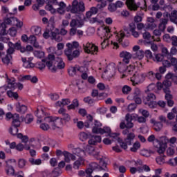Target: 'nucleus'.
<instances>
[{
	"label": "nucleus",
	"instance_id": "1",
	"mask_svg": "<svg viewBox=\"0 0 177 177\" xmlns=\"http://www.w3.org/2000/svg\"><path fill=\"white\" fill-rule=\"evenodd\" d=\"M34 60V57H30L28 58L21 57V61L23 62V67L25 68H34V67H37L39 70H44L45 67H48L49 71L51 73H56L57 70H63L64 67H66V64L63 59L59 56H55L53 54H49L46 59H43L41 62H39L35 64L31 62Z\"/></svg>",
	"mask_w": 177,
	"mask_h": 177
},
{
	"label": "nucleus",
	"instance_id": "2",
	"mask_svg": "<svg viewBox=\"0 0 177 177\" xmlns=\"http://www.w3.org/2000/svg\"><path fill=\"white\" fill-rule=\"evenodd\" d=\"M129 34V32H128V30L124 29L120 30L119 32L115 34V39L114 40H111L109 39V37L104 39V41L101 43V48L102 49H106L107 46H112L113 49H118V44H120V42H122V40L125 37V35H128Z\"/></svg>",
	"mask_w": 177,
	"mask_h": 177
},
{
	"label": "nucleus",
	"instance_id": "3",
	"mask_svg": "<svg viewBox=\"0 0 177 177\" xmlns=\"http://www.w3.org/2000/svg\"><path fill=\"white\" fill-rule=\"evenodd\" d=\"M103 127V124L102 122L95 120L94 121V125L92 127V132L93 133H97L98 135H108L109 138H113V139H115V138H118L120 136V133H111V128L109 127Z\"/></svg>",
	"mask_w": 177,
	"mask_h": 177
},
{
	"label": "nucleus",
	"instance_id": "4",
	"mask_svg": "<svg viewBox=\"0 0 177 177\" xmlns=\"http://www.w3.org/2000/svg\"><path fill=\"white\" fill-rule=\"evenodd\" d=\"M17 138L21 140V142L16 144V142H11L10 149H15L17 151H23V150H30L31 149V146L30 144H27L28 142V136H23L21 133L17 134ZM23 143H25L24 145Z\"/></svg>",
	"mask_w": 177,
	"mask_h": 177
},
{
	"label": "nucleus",
	"instance_id": "5",
	"mask_svg": "<svg viewBox=\"0 0 177 177\" xmlns=\"http://www.w3.org/2000/svg\"><path fill=\"white\" fill-rule=\"evenodd\" d=\"M44 114H48L46 109L42 106H39L35 112L36 117H37V124H40V128L43 131H48L52 128V124L45 121Z\"/></svg>",
	"mask_w": 177,
	"mask_h": 177
},
{
	"label": "nucleus",
	"instance_id": "6",
	"mask_svg": "<svg viewBox=\"0 0 177 177\" xmlns=\"http://www.w3.org/2000/svg\"><path fill=\"white\" fill-rule=\"evenodd\" d=\"M102 142V137L100 136H93L88 140V145L84 148V151L87 154H90L91 156H94L96 157L99 153L95 151V148L93 146H96L97 143H100Z\"/></svg>",
	"mask_w": 177,
	"mask_h": 177
},
{
	"label": "nucleus",
	"instance_id": "7",
	"mask_svg": "<svg viewBox=\"0 0 177 177\" xmlns=\"http://www.w3.org/2000/svg\"><path fill=\"white\" fill-rule=\"evenodd\" d=\"M169 19L172 23L177 24L176 11H173L171 15L167 11L163 13V18L160 19V23L158 26V28L162 32L165 30L167 24H168V20Z\"/></svg>",
	"mask_w": 177,
	"mask_h": 177
},
{
	"label": "nucleus",
	"instance_id": "8",
	"mask_svg": "<svg viewBox=\"0 0 177 177\" xmlns=\"http://www.w3.org/2000/svg\"><path fill=\"white\" fill-rule=\"evenodd\" d=\"M122 133V135H127V138L124 140L118 138V142L122 149L127 150V149H128V146H131V145H132V142L136 136H135L134 133H129V130H128V129L123 130Z\"/></svg>",
	"mask_w": 177,
	"mask_h": 177
},
{
	"label": "nucleus",
	"instance_id": "9",
	"mask_svg": "<svg viewBox=\"0 0 177 177\" xmlns=\"http://www.w3.org/2000/svg\"><path fill=\"white\" fill-rule=\"evenodd\" d=\"M44 120L46 122L51 124L52 129L59 131L63 128V119L57 117L49 116L48 114H43Z\"/></svg>",
	"mask_w": 177,
	"mask_h": 177
},
{
	"label": "nucleus",
	"instance_id": "10",
	"mask_svg": "<svg viewBox=\"0 0 177 177\" xmlns=\"http://www.w3.org/2000/svg\"><path fill=\"white\" fill-rule=\"evenodd\" d=\"M99 70H102L104 73L102 78H113L117 73V65L114 63L109 64L103 67L99 68Z\"/></svg>",
	"mask_w": 177,
	"mask_h": 177
},
{
	"label": "nucleus",
	"instance_id": "11",
	"mask_svg": "<svg viewBox=\"0 0 177 177\" xmlns=\"http://www.w3.org/2000/svg\"><path fill=\"white\" fill-rule=\"evenodd\" d=\"M86 151H82L81 149L77 148L75 149V156L79 157L73 164V168L75 169H78L80 167L85 165V159H84V156H86Z\"/></svg>",
	"mask_w": 177,
	"mask_h": 177
},
{
	"label": "nucleus",
	"instance_id": "12",
	"mask_svg": "<svg viewBox=\"0 0 177 177\" xmlns=\"http://www.w3.org/2000/svg\"><path fill=\"white\" fill-rule=\"evenodd\" d=\"M146 80V74L143 73L140 71H136L132 77L130 78L131 82L133 86H136V85H140V84H143Z\"/></svg>",
	"mask_w": 177,
	"mask_h": 177
},
{
	"label": "nucleus",
	"instance_id": "13",
	"mask_svg": "<svg viewBox=\"0 0 177 177\" xmlns=\"http://www.w3.org/2000/svg\"><path fill=\"white\" fill-rule=\"evenodd\" d=\"M126 4L130 10H138V8L141 6V9H147L146 0H141L140 2L135 3V0H127Z\"/></svg>",
	"mask_w": 177,
	"mask_h": 177
},
{
	"label": "nucleus",
	"instance_id": "14",
	"mask_svg": "<svg viewBox=\"0 0 177 177\" xmlns=\"http://www.w3.org/2000/svg\"><path fill=\"white\" fill-rule=\"evenodd\" d=\"M68 12L71 13H80V12H85V5L83 2H80L77 0H74L72 3V6H69L67 8Z\"/></svg>",
	"mask_w": 177,
	"mask_h": 177
},
{
	"label": "nucleus",
	"instance_id": "15",
	"mask_svg": "<svg viewBox=\"0 0 177 177\" xmlns=\"http://www.w3.org/2000/svg\"><path fill=\"white\" fill-rule=\"evenodd\" d=\"M4 78H6V81L8 83V88L10 89V91H15V89H17V88H18L19 91H21V89H23V84L16 83V80H15V78H9L7 74L4 75Z\"/></svg>",
	"mask_w": 177,
	"mask_h": 177
},
{
	"label": "nucleus",
	"instance_id": "16",
	"mask_svg": "<svg viewBox=\"0 0 177 177\" xmlns=\"http://www.w3.org/2000/svg\"><path fill=\"white\" fill-rule=\"evenodd\" d=\"M93 121V117L91 115H86V121L84 123L82 121H78L77 118L73 119L74 124H76L77 127L79 129H83L85 128H91V125H92V122Z\"/></svg>",
	"mask_w": 177,
	"mask_h": 177
},
{
	"label": "nucleus",
	"instance_id": "17",
	"mask_svg": "<svg viewBox=\"0 0 177 177\" xmlns=\"http://www.w3.org/2000/svg\"><path fill=\"white\" fill-rule=\"evenodd\" d=\"M169 140L167 136H162L159 138L158 145L156 146V151L159 154H162L164 151H165V149H167V144L169 143Z\"/></svg>",
	"mask_w": 177,
	"mask_h": 177
},
{
	"label": "nucleus",
	"instance_id": "18",
	"mask_svg": "<svg viewBox=\"0 0 177 177\" xmlns=\"http://www.w3.org/2000/svg\"><path fill=\"white\" fill-rule=\"evenodd\" d=\"M165 80L163 81L165 88L163 89H169L172 86V82L177 84V76L172 73H168L165 76ZM171 80L172 82H171Z\"/></svg>",
	"mask_w": 177,
	"mask_h": 177
},
{
	"label": "nucleus",
	"instance_id": "19",
	"mask_svg": "<svg viewBox=\"0 0 177 177\" xmlns=\"http://www.w3.org/2000/svg\"><path fill=\"white\" fill-rule=\"evenodd\" d=\"M83 49L85 53H88L90 55H96L99 52V48L91 43H85L83 44Z\"/></svg>",
	"mask_w": 177,
	"mask_h": 177
},
{
	"label": "nucleus",
	"instance_id": "20",
	"mask_svg": "<svg viewBox=\"0 0 177 177\" xmlns=\"http://www.w3.org/2000/svg\"><path fill=\"white\" fill-rule=\"evenodd\" d=\"M145 104H147L150 107V109H155L157 107V102H156V95L153 93H149L148 95L144 99Z\"/></svg>",
	"mask_w": 177,
	"mask_h": 177
},
{
	"label": "nucleus",
	"instance_id": "21",
	"mask_svg": "<svg viewBox=\"0 0 177 177\" xmlns=\"http://www.w3.org/2000/svg\"><path fill=\"white\" fill-rule=\"evenodd\" d=\"M78 71L80 73H85V71H86V68L84 66H70L68 68V73L71 77H74V75H75V74H77Z\"/></svg>",
	"mask_w": 177,
	"mask_h": 177
},
{
	"label": "nucleus",
	"instance_id": "22",
	"mask_svg": "<svg viewBox=\"0 0 177 177\" xmlns=\"http://www.w3.org/2000/svg\"><path fill=\"white\" fill-rule=\"evenodd\" d=\"M162 66L167 68L174 67V66H177V59L174 57H167V59H164L162 62Z\"/></svg>",
	"mask_w": 177,
	"mask_h": 177
},
{
	"label": "nucleus",
	"instance_id": "23",
	"mask_svg": "<svg viewBox=\"0 0 177 177\" xmlns=\"http://www.w3.org/2000/svg\"><path fill=\"white\" fill-rule=\"evenodd\" d=\"M80 50H64V55L66 56L68 60H73V59H75V57H78L80 56Z\"/></svg>",
	"mask_w": 177,
	"mask_h": 177
},
{
	"label": "nucleus",
	"instance_id": "24",
	"mask_svg": "<svg viewBox=\"0 0 177 177\" xmlns=\"http://www.w3.org/2000/svg\"><path fill=\"white\" fill-rule=\"evenodd\" d=\"M142 66V63L140 62H136L127 66L126 73L129 74H135V72L138 71V68Z\"/></svg>",
	"mask_w": 177,
	"mask_h": 177
},
{
	"label": "nucleus",
	"instance_id": "25",
	"mask_svg": "<svg viewBox=\"0 0 177 177\" xmlns=\"http://www.w3.org/2000/svg\"><path fill=\"white\" fill-rule=\"evenodd\" d=\"M133 52H136L134 55V59H138V60H142L145 57V52L140 50V46L136 45L132 48Z\"/></svg>",
	"mask_w": 177,
	"mask_h": 177
},
{
	"label": "nucleus",
	"instance_id": "26",
	"mask_svg": "<svg viewBox=\"0 0 177 177\" xmlns=\"http://www.w3.org/2000/svg\"><path fill=\"white\" fill-rule=\"evenodd\" d=\"M142 37L145 39L146 44H151V42H153V41H156V42H160V37L154 39V37L151 36V35L149 32H144L142 34Z\"/></svg>",
	"mask_w": 177,
	"mask_h": 177
},
{
	"label": "nucleus",
	"instance_id": "27",
	"mask_svg": "<svg viewBox=\"0 0 177 177\" xmlns=\"http://www.w3.org/2000/svg\"><path fill=\"white\" fill-rule=\"evenodd\" d=\"M120 57L122 59V62H124V63L128 64L131 59H132V54L128 51H122L120 53Z\"/></svg>",
	"mask_w": 177,
	"mask_h": 177
},
{
	"label": "nucleus",
	"instance_id": "28",
	"mask_svg": "<svg viewBox=\"0 0 177 177\" xmlns=\"http://www.w3.org/2000/svg\"><path fill=\"white\" fill-rule=\"evenodd\" d=\"M52 39H54L57 42H62L63 41V37L59 33V29L54 28L51 32Z\"/></svg>",
	"mask_w": 177,
	"mask_h": 177
},
{
	"label": "nucleus",
	"instance_id": "29",
	"mask_svg": "<svg viewBox=\"0 0 177 177\" xmlns=\"http://www.w3.org/2000/svg\"><path fill=\"white\" fill-rule=\"evenodd\" d=\"M126 165L129 167H139V165H143V161L140 159H131L126 161Z\"/></svg>",
	"mask_w": 177,
	"mask_h": 177
},
{
	"label": "nucleus",
	"instance_id": "30",
	"mask_svg": "<svg viewBox=\"0 0 177 177\" xmlns=\"http://www.w3.org/2000/svg\"><path fill=\"white\" fill-rule=\"evenodd\" d=\"M3 26H5V24L0 23V41H2L3 42H6V41H8V38H6L5 37L8 35V32L6 31V30H5Z\"/></svg>",
	"mask_w": 177,
	"mask_h": 177
},
{
	"label": "nucleus",
	"instance_id": "31",
	"mask_svg": "<svg viewBox=\"0 0 177 177\" xmlns=\"http://www.w3.org/2000/svg\"><path fill=\"white\" fill-rule=\"evenodd\" d=\"M147 27L149 30H154L156 27H157V24H156V19L151 17H148L147 18Z\"/></svg>",
	"mask_w": 177,
	"mask_h": 177
},
{
	"label": "nucleus",
	"instance_id": "32",
	"mask_svg": "<svg viewBox=\"0 0 177 177\" xmlns=\"http://www.w3.org/2000/svg\"><path fill=\"white\" fill-rule=\"evenodd\" d=\"M15 107L16 111H17V113H20L21 114H24L28 110L27 106L23 104H20V102L17 103L15 104Z\"/></svg>",
	"mask_w": 177,
	"mask_h": 177
},
{
	"label": "nucleus",
	"instance_id": "33",
	"mask_svg": "<svg viewBox=\"0 0 177 177\" xmlns=\"http://www.w3.org/2000/svg\"><path fill=\"white\" fill-rule=\"evenodd\" d=\"M129 27L131 35H133L134 38H139V32L136 31V25L135 23H131Z\"/></svg>",
	"mask_w": 177,
	"mask_h": 177
},
{
	"label": "nucleus",
	"instance_id": "34",
	"mask_svg": "<svg viewBox=\"0 0 177 177\" xmlns=\"http://www.w3.org/2000/svg\"><path fill=\"white\" fill-rule=\"evenodd\" d=\"M71 103V100L68 98L62 99L55 103L56 107H63L64 106H68Z\"/></svg>",
	"mask_w": 177,
	"mask_h": 177
},
{
	"label": "nucleus",
	"instance_id": "35",
	"mask_svg": "<svg viewBox=\"0 0 177 177\" xmlns=\"http://www.w3.org/2000/svg\"><path fill=\"white\" fill-rule=\"evenodd\" d=\"M21 121H24L23 118L19 117V114L15 113L14 114V118L12 119V124L14 127H18L20 124H21Z\"/></svg>",
	"mask_w": 177,
	"mask_h": 177
},
{
	"label": "nucleus",
	"instance_id": "36",
	"mask_svg": "<svg viewBox=\"0 0 177 177\" xmlns=\"http://www.w3.org/2000/svg\"><path fill=\"white\" fill-rule=\"evenodd\" d=\"M66 49L65 50H73V49H77L80 46V43L78 41H74L72 42H68L66 44Z\"/></svg>",
	"mask_w": 177,
	"mask_h": 177
},
{
	"label": "nucleus",
	"instance_id": "37",
	"mask_svg": "<svg viewBox=\"0 0 177 177\" xmlns=\"http://www.w3.org/2000/svg\"><path fill=\"white\" fill-rule=\"evenodd\" d=\"M150 122H151V124H153V128H154L155 131H156L157 132H158V131H161V129H162V123H161L160 122H157L154 119H151L150 120Z\"/></svg>",
	"mask_w": 177,
	"mask_h": 177
},
{
	"label": "nucleus",
	"instance_id": "38",
	"mask_svg": "<svg viewBox=\"0 0 177 177\" xmlns=\"http://www.w3.org/2000/svg\"><path fill=\"white\" fill-rule=\"evenodd\" d=\"M71 27H82L84 19H73L70 24Z\"/></svg>",
	"mask_w": 177,
	"mask_h": 177
},
{
	"label": "nucleus",
	"instance_id": "39",
	"mask_svg": "<svg viewBox=\"0 0 177 177\" xmlns=\"http://www.w3.org/2000/svg\"><path fill=\"white\" fill-rule=\"evenodd\" d=\"M152 59L153 62H156V63H162V62H164V59H165V57L161 53H156L154 54V57Z\"/></svg>",
	"mask_w": 177,
	"mask_h": 177
},
{
	"label": "nucleus",
	"instance_id": "40",
	"mask_svg": "<svg viewBox=\"0 0 177 177\" xmlns=\"http://www.w3.org/2000/svg\"><path fill=\"white\" fill-rule=\"evenodd\" d=\"M28 44H31V45H33L35 48H39V44H38V42L37 41V37L34 35H30L28 37Z\"/></svg>",
	"mask_w": 177,
	"mask_h": 177
},
{
	"label": "nucleus",
	"instance_id": "41",
	"mask_svg": "<svg viewBox=\"0 0 177 177\" xmlns=\"http://www.w3.org/2000/svg\"><path fill=\"white\" fill-rule=\"evenodd\" d=\"M16 21L15 17H10L5 19L4 23L0 22L1 24H4L3 28L4 30H6V24H10L11 26H13L14 23Z\"/></svg>",
	"mask_w": 177,
	"mask_h": 177
},
{
	"label": "nucleus",
	"instance_id": "42",
	"mask_svg": "<svg viewBox=\"0 0 177 177\" xmlns=\"http://www.w3.org/2000/svg\"><path fill=\"white\" fill-rule=\"evenodd\" d=\"M62 174V172L59 171L58 170H53L52 174L49 171H45L44 174V177H57L59 176Z\"/></svg>",
	"mask_w": 177,
	"mask_h": 177
},
{
	"label": "nucleus",
	"instance_id": "43",
	"mask_svg": "<svg viewBox=\"0 0 177 177\" xmlns=\"http://www.w3.org/2000/svg\"><path fill=\"white\" fill-rule=\"evenodd\" d=\"M4 143H5L6 146H9V147H4V151H6V153H7V154H12V150H13V149L10 148V145H12V142H10V140H6L4 141Z\"/></svg>",
	"mask_w": 177,
	"mask_h": 177
},
{
	"label": "nucleus",
	"instance_id": "44",
	"mask_svg": "<svg viewBox=\"0 0 177 177\" xmlns=\"http://www.w3.org/2000/svg\"><path fill=\"white\" fill-rule=\"evenodd\" d=\"M37 4H34L32 6V8L33 9V10H35V12H37V10H39V8L41 6H44V3H45V0H37Z\"/></svg>",
	"mask_w": 177,
	"mask_h": 177
},
{
	"label": "nucleus",
	"instance_id": "45",
	"mask_svg": "<svg viewBox=\"0 0 177 177\" xmlns=\"http://www.w3.org/2000/svg\"><path fill=\"white\" fill-rule=\"evenodd\" d=\"M138 115L136 113H133V114H127L125 117V120L126 121H136L138 118Z\"/></svg>",
	"mask_w": 177,
	"mask_h": 177
},
{
	"label": "nucleus",
	"instance_id": "46",
	"mask_svg": "<svg viewBox=\"0 0 177 177\" xmlns=\"http://www.w3.org/2000/svg\"><path fill=\"white\" fill-rule=\"evenodd\" d=\"M64 156L65 157V161L66 162H68L69 161H71V160H76L75 156L68 153V152H64Z\"/></svg>",
	"mask_w": 177,
	"mask_h": 177
},
{
	"label": "nucleus",
	"instance_id": "47",
	"mask_svg": "<svg viewBox=\"0 0 177 177\" xmlns=\"http://www.w3.org/2000/svg\"><path fill=\"white\" fill-rule=\"evenodd\" d=\"M59 8L57 9L58 13L60 15H63L64 12H66V3L64 2L61 1L60 3H58Z\"/></svg>",
	"mask_w": 177,
	"mask_h": 177
},
{
	"label": "nucleus",
	"instance_id": "48",
	"mask_svg": "<svg viewBox=\"0 0 177 177\" xmlns=\"http://www.w3.org/2000/svg\"><path fill=\"white\" fill-rule=\"evenodd\" d=\"M46 10H48V12H50V13H56L57 10L53 8V6H52V1H49L46 3Z\"/></svg>",
	"mask_w": 177,
	"mask_h": 177
},
{
	"label": "nucleus",
	"instance_id": "49",
	"mask_svg": "<svg viewBox=\"0 0 177 177\" xmlns=\"http://www.w3.org/2000/svg\"><path fill=\"white\" fill-rule=\"evenodd\" d=\"M80 106V103L78 102V100L75 99L73 100L71 104L67 106L68 110H74V109H77Z\"/></svg>",
	"mask_w": 177,
	"mask_h": 177
},
{
	"label": "nucleus",
	"instance_id": "50",
	"mask_svg": "<svg viewBox=\"0 0 177 177\" xmlns=\"http://www.w3.org/2000/svg\"><path fill=\"white\" fill-rule=\"evenodd\" d=\"M148 142L153 143V146L156 149H157V143H158V140L156 139V136L154 135H151L148 137L147 139Z\"/></svg>",
	"mask_w": 177,
	"mask_h": 177
},
{
	"label": "nucleus",
	"instance_id": "51",
	"mask_svg": "<svg viewBox=\"0 0 177 177\" xmlns=\"http://www.w3.org/2000/svg\"><path fill=\"white\" fill-rule=\"evenodd\" d=\"M163 91L165 93V97L167 101L173 99V96L171 95V90L169 88H163Z\"/></svg>",
	"mask_w": 177,
	"mask_h": 177
},
{
	"label": "nucleus",
	"instance_id": "52",
	"mask_svg": "<svg viewBox=\"0 0 177 177\" xmlns=\"http://www.w3.org/2000/svg\"><path fill=\"white\" fill-rule=\"evenodd\" d=\"M140 149V142L136 141L132 146V147L130 148V151L133 153H136L138 150Z\"/></svg>",
	"mask_w": 177,
	"mask_h": 177
},
{
	"label": "nucleus",
	"instance_id": "53",
	"mask_svg": "<svg viewBox=\"0 0 177 177\" xmlns=\"http://www.w3.org/2000/svg\"><path fill=\"white\" fill-rule=\"evenodd\" d=\"M6 172L8 176H12L15 175V168L12 166H7L6 168Z\"/></svg>",
	"mask_w": 177,
	"mask_h": 177
},
{
	"label": "nucleus",
	"instance_id": "54",
	"mask_svg": "<svg viewBox=\"0 0 177 177\" xmlns=\"http://www.w3.org/2000/svg\"><path fill=\"white\" fill-rule=\"evenodd\" d=\"M7 95L9 97H11V99H15V100H17V99H19V94L16 92L8 91Z\"/></svg>",
	"mask_w": 177,
	"mask_h": 177
},
{
	"label": "nucleus",
	"instance_id": "55",
	"mask_svg": "<svg viewBox=\"0 0 177 177\" xmlns=\"http://www.w3.org/2000/svg\"><path fill=\"white\" fill-rule=\"evenodd\" d=\"M148 9L149 10H154V11H157V10H162V8H161V6H160L159 4H158V3L156 4H152L150 5L148 7Z\"/></svg>",
	"mask_w": 177,
	"mask_h": 177
},
{
	"label": "nucleus",
	"instance_id": "56",
	"mask_svg": "<svg viewBox=\"0 0 177 177\" xmlns=\"http://www.w3.org/2000/svg\"><path fill=\"white\" fill-rule=\"evenodd\" d=\"M14 48L17 49V50H20L21 53H24V47L21 46L20 41H17L14 44Z\"/></svg>",
	"mask_w": 177,
	"mask_h": 177
},
{
	"label": "nucleus",
	"instance_id": "57",
	"mask_svg": "<svg viewBox=\"0 0 177 177\" xmlns=\"http://www.w3.org/2000/svg\"><path fill=\"white\" fill-rule=\"evenodd\" d=\"M150 167H149L147 165H144L140 167L139 174H143V172H150Z\"/></svg>",
	"mask_w": 177,
	"mask_h": 177
},
{
	"label": "nucleus",
	"instance_id": "58",
	"mask_svg": "<svg viewBox=\"0 0 177 177\" xmlns=\"http://www.w3.org/2000/svg\"><path fill=\"white\" fill-rule=\"evenodd\" d=\"M23 120L26 124H31V122L34 121V117L32 115L28 114L24 118H23Z\"/></svg>",
	"mask_w": 177,
	"mask_h": 177
},
{
	"label": "nucleus",
	"instance_id": "59",
	"mask_svg": "<svg viewBox=\"0 0 177 177\" xmlns=\"http://www.w3.org/2000/svg\"><path fill=\"white\" fill-rule=\"evenodd\" d=\"M33 55L35 57H37L38 59H42V57L45 56V53L41 50H35L33 52Z\"/></svg>",
	"mask_w": 177,
	"mask_h": 177
},
{
	"label": "nucleus",
	"instance_id": "60",
	"mask_svg": "<svg viewBox=\"0 0 177 177\" xmlns=\"http://www.w3.org/2000/svg\"><path fill=\"white\" fill-rule=\"evenodd\" d=\"M8 46L9 48L7 50V55H10L12 56V54L15 52V44L12 42H8Z\"/></svg>",
	"mask_w": 177,
	"mask_h": 177
},
{
	"label": "nucleus",
	"instance_id": "61",
	"mask_svg": "<svg viewBox=\"0 0 177 177\" xmlns=\"http://www.w3.org/2000/svg\"><path fill=\"white\" fill-rule=\"evenodd\" d=\"M19 132V129H17V127L16 126H12V127L10 128L9 129V133L11 135H13L15 136V135H19V133H17Z\"/></svg>",
	"mask_w": 177,
	"mask_h": 177
},
{
	"label": "nucleus",
	"instance_id": "62",
	"mask_svg": "<svg viewBox=\"0 0 177 177\" xmlns=\"http://www.w3.org/2000/svg\"><path fill=\"white\" fill-rule=\"evenodd\" d=\"M17 164H18V167L22 169V168H24V167H26V165L27 164V161H26V160L24 159L21 158L18 160Z\"/></svg>",
	"mask_w": 177,
	"mask_h": 177
},
{
	"label": "nucleus",
	"instance_id": "63",
	"mask_svg": "<svg viewBox=\"0 0 177 177\" xmlns=\"http://www.w3.org/2000/svg\"><path fill=\"white\" fill-rule=\"evenodd\" d=\"M32 32L35 34V35H39V34H41V28L38 26L32 27Z\"/></svg>",
	"mask_w": 177,
	"mask_h": 177
},
{
	"label": "nucleus",
	"instance_id": "64",
	"mask_svg": "<svg viewBox=\"0 0 177 177\" xmlns=\"http://www.w3.org/2000/svg\"><path fill=\"white\" fill-rule=\"evenodd\" d=\"M117 67L120 73H124L125 71V64L124 63L118 62Z\"/></svg>",
	"mask_w": 177,
	"mask_h": 177
}]
</instances>
